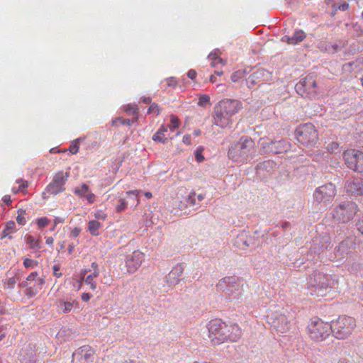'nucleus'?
<instances>
[{"instance_id":"nucleus-1","label":"nucleus","mask_w":363,"mask_h":363,"mask_svg":"<svg viewBox=\"0 0 363 363\" xmlns=\"http://www.w3.org/2000/svg\"><path fill=\"white\" fill-rule=\"evenodd\" d=\"M208 337L214 345L225 342H236L242 335L238 325H228L220 319L211 320L208 325Z\"/></svg>"},{"instance_id":"nucleus-2","label":"nucleus","mask_w":363,"mask_h":363,"mask_svg":"<svg viewBox=\"0 0 363 363\" xmlns=\"http://www.w3.org/2000/svg\"><path fill=\"white\" fill-rule=\"evenodd\" d=\"M332 290L328 277L321 272H314L308 279V294L313 297L324 298Z\"/></svg>"},{"instance_id":"nucleus-3","label":"nucleus","mask_w":363,"mask_h":363,"mask_svg":"<svg viewBox=\"0 0 363 363\" xmlns=\"http://www.w3.org/2000/svg\"><path fill=\"white\" fill-rule=\"evenodd\" d=\"M255 142L249 137H242L230 147L228 155L235 162H244L255 153Z\"/></svg>"},{"instance_id":"nucleus-4","label":"nucleus","mask_w":363,"mask_h":363,"mask_svg":"<svg viewBox=\"0 0 363 363\" xmlns=\"http://www.w3.org/2000/svg\"><path fill=\"white\" fill-rule=\"evenodd\" d=\"M297 140L306 147H314L318 141V132L311 123L299 125L295 131Z\"/></svg>"},{"instance_id":"nucleus-5","label":"nucleus","mask_w":363,"mask_h":363,"mask_svg":"<svg viewBox=\"0 0 363 363\" xmlns=\"http://www.w3.org/2000/svg\"><path fill=\"white\" fill-rule=\"evenodd\" d=\"M332 325V330L336 338L344 340L348 337L356 327L355 319L350 316H340Z\"/></svg>"},{"instance_id":"nucleus-6","label":"nucleus","mask_w":363,"mask_h":363,"mask_svg":"<svg viewBox=\"0 0 363 363\" xmlns=\"http://www.w3.org/2000/svg\"><path fill=\"white\" fill-rule=\"evenodd\" d=\"M332 325L319 318L311 320L308 325V334L314 341L321 342L328 338L331 333Z\"/></svg>"},{"instance_id":"nucleus-7","label":"nucleus","mask_w":363,"mask_h":363,"mask_svg":"<svg viewBox=\"0 0 363 363\" xmlns=\"http://www.w3.org/2000/svg\"><path fill=\"white\" fill-rule=\"evenodd\" d=\"M358 211L357 205L353 201H345L336 206L333 211V218L343 223L354 218Z\"/></svg>"},{"instance_id":"nucleus-8","label":"nucleus","mask_w":363,"mask_h":363,"mask_svg":"<svg viewBox=\"0 0 363 363\" xmlns=\"http://www.w3.org/2000/svg\"><path fill=\"white\" fill-rule=\"evenodd\" d=\"M241 279L235 276L225 277L221 279L216 284L218 291L231 296H240Z\"/></svg>"},{"instance_id":"nucleus-9","label":"nucleus","mask_w":363,"mask_h":363,"mask_svg":"<svg viewBox=\"0 0 363 363\" xmlns=\"http://www.w3.org/2000/svg\"><path fill=\"white\" fill-rule=\"evenodd\" d=\"M342 157L347 168L358 172L363 173V152L350 149L344 151Z\"/></svg>"},{"instance_id":"nucleus-10","label":"nucleus","mask_w":363,"mask_h":363,"mask_svg":"<svg viewBox=\"0 0 363 363\" xmlns=\"http://www.w3.org/2000/svg\"><path fill=\"white\" fill-rule=\"evenodd\" d=\"M295 88L297 93L305 98H315L318 93L317 83L313 76H306L300 80Z\"/></svg>"},{"instance_id":"nucleus-11","label":"nucleus","mask_w":363,"mask_h":363,"mask_svg":"<svg viewBox=\"0 0 363 363\" xmlns=\"http://www.w3.org/2000/svg\"><path fill=\"white\" fill-rule=\"evenodd\" d=\"M335 195V186L332 183H328L316 189L314 199L318 203L327 206L332 203Z\"/></svg>"},{"instance_id":"nucleus-12","label":"nucleus","mask_w":363,"mask_h":363,"mask_svg":"<svg viewBox=\"0 0 363 363\" xmlns=\"http://www.w3.org/2000/svg\"><path fill=\"white\" fill-rule=\"evenodd\" d=\"M69 177V172H64L60 171L57 172L52 181L48 185L46 191L50 194H57L64 191V185L65 184L68 177Z\"/></svg>"},{"instance_id":"nucleus-13","label":"nucleus","mask_w":363,"mask_h":363,"mask_svg":"<svg viewBox=\"0 0 363 363\" xmlns=\"http://www.w3.org/2000/svg\"><path fill=\"white\" fill-rule=\"evenodd\" d=\"M94 356V348L89 345H84L73 353L72 363H92Z\"/></svg>"},{"instance_id":"nucleus-14","label":"nucleus","mask_w":363,"mask_h":363,"mask_svg":"<svg viewBox=\"0 0 363 363\" xmlns=\"http://www.w3.org/2000/svg\"><path fill=\"white\" fill-rule=\"evenodd\" d=\"M145 259V255L140 250H135L128 255L125 259L127 272L133 274L135 272Z\"/></svg>"},{"instance_id":"nucleus-15","label":"nucleus","mask_w":363,"mask_h":363,"mask_svg":"<svg viewBox=\"0 0 363 363\" xmlns=\"http://www.w3.org/2000/svg\"><path fill=\"white\" fill-rule=\"evenodd\" d=\"M355 243L349 239L342 240L335 248V255L338 260H344L352 256Z\"/></svg>"},{"instance_id":"nucleus-16","label":"nucleus","mask_w":363,"mask_h":363,"mask_svg":"<svg viewBox=\"0 0 363 363\" xmlns=\"http://www.w3.org/2000/svg\"><path fill=\"white\" fill-rule=\"evenodd\" d=\"M215 106L224 113L233 116L242 108V105L241 101L238 100L224 99L219 101Z\"/></svg>"},{"instance_id":"nucleus-17","label":"nucleus","mask_w":363,"mask_h":363,"mask_svg":"<svg viewBox=\"0 0 363 363\" xmlns=\"http://www.w3.org/2000/svg\"><path fill=\"white\" fill-rule=\"evenodd\" d=\"M232 116L224 113L217 107H214V124L222 128H227L231 124Z\"/></svg>"},{"instance_id":"nucleus-18","label":"nucleus","mask_w":363,"mask_h":363,"mask_svg":"<svg viewBox=\"0 0 363 363\" xmlns=\"http://www.w3.org/2000/svg\"><path fill=\"white\" fill-rule=\"evenodd\" d=\"M268 72L265 69H257L251 74L246 79V84L248 88L252 89L255 85L261 84L264 82L265 77H267Z\"/></svg>"},{"instance_id":"nucleus-19","label":"nucleus","mask_w":363,"mask_h":363,"mask_svg":"<svg viewBox=\"0 0 363 363\" xmlns=\"http://www.w3.org/2000/svg\"><path fill=\"white\" fill-rule=\"evenodd\" d=\"M347 191L354 196L363 195V180L352 179L348 181L345 186Z\"/></svg>"},{"instance_id":"nucleus-20","label":"nucleus","mask_w":363,"mask_h":363,"mask_svg":"<svg viewBox=\"0 0 363 363\" xmlns=\"http://www.w3.org/2000/svg\"><path fill=\"white\" fill-rule=\"evenodd\" d=\"M273 326L281 333H284L289 330V322L285 315L278 314L272 322Z\"/></svg>"},{"instance_id":"nucleus-21","label":"nucleus","mask_w":363,"mask_h":363,"mask_svg":"<svg viewBox=\"0 0 363 363\" xmlns=\"http://www.w3.org/2000/svg\"><path fill=\"white\" fill-rule=\"evenodd\" d=\"M72 298H60L56 300L55 305L57 307L58 313H68L71 312L74 308V304H77Z\"/></svg>"},{"instance_id":"nucleus-22","label":"nucleus","mask_w":363,"mask_h":363,"mask_svg":"<svg viewBox=\"0 0 363 363\" xmlns=\"http://www.w3.org/2000/svg\"><path fill=\"white\" fill-rule=\"evenodd\" d=\"M306 38V33L302 30H296L292 36L284 35L281 41L290 45H296L303 42Z\"/></svg>"},{"instance_id":"nucleus-23","label":"nucleus","mask_w":363,"mask_h":363,"mask_svg":"<svg viewBox=\"0 0 363 363\" xmlns=\"http://www.w3.org/2000/svg\"><path fill=\"white\" fill-rule=\"evenodd\" d=\"M268 147L270 152L274 154H281L286 152L289 150V145L285 140H279L278 142H271Z\"/></svg>"},{"instance_id":"nucleus-24","label":"nucleus","mask_w":363,"mask_h":363,"mask_svg":"<svg viewBox=\"0 0 363 363\" xmlns=\"http://www.w3.org/2000/svg\"><path fill=\"white\" fill-rule=\"evenodd\" d=\"M183 269L181 267H175L171 270L167 277V282L169 286H174L179 281V277L182 274Z\"/></svg>"},{"instance_id":"nucleus-25","label":"nucleus","mask_w":363,"mask_h":363,"mask_svg":"<svg viewBox=\"0 0 363 363\" xmlns=\"http://www.w3.org/2000/svg\"><path fill=\"white\" fill-rule=\"evenodd\" d=\"M101 227H102V224L100 222H99L96 220H92L88 223L87 230L91 233V235L98 236L99 235V230Z\"/></svg>"},{"instance_id":"nucleus-26","label":"nucleus","mask_w":363,"mask_h":363,"mask_svg":"<svg viewBox=\"0 0 363 363\" xmlns=\"http://www.w3.org/2000/svg\"><path fill=\"white\" fill-rule=\"evenodd\" d=\"M25 241L32 250H39L41 247L40 239H35L30 235H26L25 236Z\"/></svg>"},{"instance_id":"nucleus-27","label":"nucleus","mask_w":363,"mask_h":363,"mask_svg":"<svg viewBox=\"0 0 363 363\" xmlns=\"http://www.w3.org/2000/svg\"><path fill=\"white\" fill-rule=\"evenodd\" d=\"M99 275V272H93L88 275L85 279L86 284L89 285L91 290H95L96 289L97 284L95 279L97 278Z\"/></svg>"},{"instance_id":"nucleus-28","label":"nucleus","mask_w":363,"mask_h":363,"mask_svg":"<svg viewBox=\"0 0 363 363\" xmlns=\"http://www.w3.org/2000/svg\"><path fill=\"white\" fill-rule=\"evenodd\" d=\"M15 230L16 223L13 221L7 222L4 230L1 233V238H4L6 237L11 238V236H9V235L13 233Z\"/></svg>"},{"instance_id":"nucleus-29","label":"nucleus","mask_w":363,"mask_h":363,"mask_svg":"<svg viewBox=\"0 0 363 363\" xmlns=\"http://www.w3.org/2000/svg\"><path fill=\"white\" fill-rule=\"evenodd\" d=\"M17 183L20 184L19 187L18 189L12 188V192L15 194L18 192H22L23 194L27 193V188L28 186V182L26 180L18 179L16 181Z\"/></svg>"},{"instance_id":"nucleus-30","label":"nucleus","mask_w":363,"mask_h":363,"mask_svg":"<svg viewBox=\"0 0 363 363\" xmlns=\"http://www.w3.org/2000/svg\"><path fill=\"white\" fill-rule=\"evenodd\" d=\"M19 280V277H17L16 275L7 279H5L3 281L4 282V287L5 289H8L9 290H12L16 282Z\"/></svg>"},{"instance_id":"nucleus-31","label":"nucleus","mask_w":363,"mask_h":363,"mask_svg":"<svg viewBox=\"0 0 363 363\" xmlns=\"http://www.w3.org/2000/svg\"><path fill=\"white\" fill-rule=\"evenodd\" d=\"M197 105L201 107L206 108L208 106H211L210 96L208 94H202L199 96L197 102Z\"/></svg>"},{"instance_id":"nucleus-32","label":"nucleus","mask_w":363,"mask_h":363,"mask_svg":"<svg viewBox=\"0 0 363 363\" xmlns=\"http://www.w3.org/2000/svg\"><path fill=\"white\" fill-rule=\"evenodd\" d=\"M38 277L37 272H31L27 277L26 280L28 281H37L38 282V286H39L40 289H41V286L45 284V280L43 278H38L36 279V277Z\"/></svg>"},{"instance_id":"nucleus-33","label":"nucleus","mask_w":363,"mask_h":363,"mask_svg":"<svg viewBox=\"0 0 363 363\" xmlns=\"http://www.w3.org/2000/svg\"><path fill=\"white\" fill-rule=\"evenodd\" d=\"M170 125L169 126V128L174 131L176 128H178L181 124L180 120L179 118L174 114H171L170 116Z\"/></svg>"},{"instance_id":"nucleus-34","label":"nucleus","mask_w":363,"mask_h":363,"mask_svg":"<svg viewBox=\"0 0 363 363\" xmlns=\"http://www.w3.org/2000/svg\"><path fill=\"white\" fill-rule=\"evenodd\" d=\"M39 289H40L39 288V286L37 287L35 285L33 286H30V287H28L27 289H25L24 294L28 298H33L35 295H37V294L38 293Z\"/></svg>"},{"instance_id":"nucleus-35","label":"nucleus","mask_w":363,"mask_h":363,"mask_svg":"<svg viewBox=\"0 0 363 363\" xmlns=\"http://www.w3.org/2000/svg\"><path fill=\"white\" fill-rule=\"evenodd\" d=\"M27 213L26 212V210L23 209H18V216L16 217V221L17 223L21 225H24L26 223V216Z\"/></svg>"},{"instance_id":"nucleus-36","label":"nucleus","mask_w":363,"mask_h":363,"mask_svg":"<svg viewBox=\"0 0 363 363\" xmlns=\"http://www.w3.org/2000/svg\"><path fill=\"white\" fill-rule=\"evenodd\" d=\"M89 191V188L88 185L83 184L80 186L75 188L74 192L79 196H84Z\"/></svg>"},{"instance_id":"nucleus-37","label":"nucleus","mask_w":363,"mask_h":363,"mask_svg":"<svg viewBox=\"0 0 363 363\" xmlns=\"http://www.w3.org/2000/svg\"><path fill=\"white\" fill-rule=\"evenodd\" d=\"M38 265V262L36 261V260H34V259H30V258H28V257H24L23 258V266L27 268V269H29V268H35V267H37Z\"/></svg>"},{"instance_id":"nucleus-38","label":"nucleus","mask_w":363,"mask_h":363,"mask_svg":"<svg viewBox=\"0 0 363 363\" xmlns=\"http://www.w3.org/2000/svg\"><path fill=\"white\" fill-rule=\"evenodd\" d=\"M148 114H154L155 116H157L160 113V108L157 104L152 103L148 108L147 110Z\"/></svg>"},{"instance_id":"nucleus-39","label":"nucleus","mask_w":363,"mask_h":363,"mask_svg":"<svg viewBox=\"0 0 363 363\" xmlns=\"http://www.w3.org/2000/svg\"><path fill=\"white\" fill-rule=\"evenodd\" d=\"M50 223V220L47 217H41L36 220V224L39 228H43L48 226Z\"/></svg>"},{"instance_id":"nucleus-40","label":"nucleus","mask_w":363,"mask_h":363,"mask_svg":"<svg viewBox=\"0 0 363 363\" xmlns=\"http://www.w3.org/2000/svg\"><path fill=\"white\" fill-rule=\"evenodd\" d=\"M152 140L155 142L164 143L167 140V138H165L164 134H162L160 131L157 130L152 136Z\"/></svg>"},{"instance_id":"nucleus-41","label":"nucleus","mask_w":363,"mask_h":363,"mask_svg":"<svg viewBox=\"0 0 363 363\" xmlns=\"http://www.w3.org/2000/svg\"><path fill=\"white\" fill-rule=\"evenodd\" d=\"M138 107L136 105H126L124 106V111L131 115H136L138 113Z\"/></svg>"},{"instance_id":"nucleus-42","label":"nucleus","mask_w":363,"mask_h":363,"mask_svg":"<svg viewBox=\"0 0 363 363\" xmlns=\"http://www.w3.org/2000/svg\"><path fill=\"white\" fill-rule=\"evenodd\" d=\"M203 149L202 147L197 148L195 152V158L198 162H201L204 160V157L202 154Z\"/></svg>"},{"instance_id":"nucleus-43","label":"nucleus","mask_w":363,"mask_h":363,"mask_svg":"<svg viewBox=\"0 0 363 363\" xmlns=\"http://www.w3.org/2000/svg\"><path fill=\"white\" fill-rule=\"evenodd\" d=\"M94 216L97 220H105L107 215L103 211H97L94 213Z\"/></svg>"},{"instance_id":"nucleus-44","label":"nucleus","mask_w":363,"mask_h":363,"mask_svg":"<svg viewBox=\"0 0 363 363\" xmlns=\"http://www.w3.org/2000/svg\"><path fill=\"white\" fill-rule=\"evenodd\" d=\"M127 208V203L124 199H120L118 204L116 206V210L118 212L123 211Z\"/></svg>"},{"instance_id":"nucleus-45","label":"nucleus","mask_w":363,"mask_h":363,"mask_svg":"<svg viewBox=\"0 0 363 363\" xmlns=\"http://www.w3.org/2000/svg\"><path fill=\"white\" fill-rule=\"evenodd\" d=\"M242 77V72L241 71H238L233 73L231 75V80L234 82H236Z\"/></svg>"},{"instance_id":"nucleus-46","label":"nucleus","mask_w":363,"mask_h":363,"mask_svg":"<svg viewBox=\"0 0 363 363\" xmlns=\"http://www.w3.org/2000/svg\"><path fill=\"white\" fill-rule=\"evenodd\" d=\"M79 147L77 142L72 143L69 147V151L72 155L77 154L79 151Z\"/></svg>"},{"instance_id":"nucleus-47","label":"nucleus","mask_w":363,"mask_h":363,"mask_svg":"<svg viewBox=\"0 0 363 363\" xmlns=\"http://www.w3.org/2000/svg\"><path fill=\"white\" fill-rule=\"evenodd\" d=\"M86 199H87L88 202L89 203H92L95 201L96 196L94 194L90 192L89 191L84 196Z\"/></svg>"},{"instance_id":"nucleus-48","label":"nucleus","mask_w":363,"mask_h":363,"mask_svg":"<svg viewBox=\"0 0 363 363\" xmlns=\"http://www.w3.org/2000/svg\"><path fill=\"white\" fill-rule=\"evenodd\" d=\"M167 86H175L177 85V81L174 77H170L165 79Z\"/></svg>"},{"instance_id":"nucleus-49","label":"nucleus","mask_w":363,"mask_h":363,"mask_svg":"<svg viewBox=\"0 0 363 363\" xmlns=\"http://www.w3.org/2000/svg\"><path fill=\"white\" fill-rule=\"evenodd\" d=\"M209 57H211V59L213 60V62H212V63H211V65H212L213 67H214V66L216 65V64H218V63H222V64H223V60H222L221 58L217 57H216V56H213V55H212V54H211V55H209Z\"/></svg>"},{"instance_id":"nucleus-50","label":"nucleus","mask_w":363,"mask_h":363,"mask_svg":"<svg viewBox=\"0 0 363 363\" xmlns=\"http://www.w3.org/2000/svg\"><path fill=\"white\" fill-rule=\"evenodd\" d=\"M338 147H339V144L337 143L333 142V143H331V144H330V146L328 147L327 149L330 152H333L335 150H337Z\"/></svg>"},{"instance_id":"nucleus-51","label":"nucleus","mask_w":363,"mask_h":363,"mask_svg":"<svg viewBox=\"0 0 363 363\" xmlns=\"http://www.w3.org/2000/svg\"><path fill=\"white\" fill-rule=\"evenodd\" d=\"M65 223V218L62 217H55L53 220L54 223V228H56V226L60 223Z\"/></svg>"},{"instance_id":"nucleus-52","label":"nucleus","mask_w":363,"mask_h":363,"mask_svg":"<svg viewBox=\"0 0 363 363\" xmlns=\"http://www.w3.org/2000/svg\"><path fill=\"white\" fill-rule=\"evenodd\" d=\"M52 269H53L54 276H55L56 277H58V278L62 277V273L59 272L60 267L57 265H54L52 267Z\"/></svg>"},{"instance_id":"nucleus-53","label":"nucleus","mask_w":363,"mask_h":363,"mask_svg":"<svg viewBox=\"0 0 363 363\" xmlns=\"http://www.w3.org/2000/svg\"><path fill=\"white\" fill-rule=\"evenodd\" d=\"M187 76L189 78L194 80L196 77V72L194 69H190L187 72Z\"/></svg>"},{"instance_id":"nucleus-54","label":"nucleus","mask_w":363,"mask_h":363,"mask_svg":"<svg viewBox=\"0 0 363 363\" xmlns=\"http://www.w3.org/2000/svg\"><path fill=\"white\" fill-rule=\"evenodd\" d=\"M183 143L187 145H191V135H185L183 137Z\"/></svg>"},{"instance_id":"nucleus-55","label":"nucleus","mask_w":363,"mask_h":363,"mask_svg":"<svg viewBox=\"0 0 363 363\" xmlns=\"http://www.w3.org/2000/svg\"><path fill=\"white\" fill-rule=\"evenodd\" d=\"M91 296L89 293H83L82 294V300L84 302H87L90 300Z\"/></svg>"},{"instance_id":"nucleus-56","label":"nucleus","mask_w":363,"mask_h":363,"mask_svg":"<svg viewBox=\"0 0 363 363\" xmlns=\"http://www.w3.org/2000/svg\"><path fill=\"white\" fill-rule=\"evenodd\" d=\"M2 200H3L4 203L8 206L10 205L12 202V201L11 199V196L9 195H5L3 197Z\"/></svg>"},{"instance_id":"nucleus-57","label":"nucleus","mask_w":363,"mask_h":363,"mask_svg":"<svg viewBox=\"0 0 363 363\" xmlns=\"http://www.w3.org/2000/svg\"><path fill=\"white\" fill-rule=\"evenodd\" d=\"M81 232V230L78 228H74V229H72V230L71 231V235L74 237V238H77V236H79V233Z\"/></svg>"},{"instance_id":"nucleus-58","label":"nucleus","mask_w":363,"mask_h":363,"mask_svg":"<svg viewBox=\"0 0 363 363\" xmlns=\"http://www.w3.org/2000/svg\"><path fill=\"white\" fill-rule=\"evenodd\" d=\"M357 228L358 230L362 234H363V218L357 223Z\"/></svg>"},{"instance_id":"nucleus-59","label":"nucleus","mask_w":363,"mask_h":363,"mask_svg":"<svg viewBox=\"0 0 363 363\" xmlns=\"http://www.w3.org/2000/svg\"><path fill=\"white\" fill-rule=\"evenodd\" d=\"M349 8V4L347 3H344L342 4H340L338 6V9L342 11H347Z\"/></svg>"},{"instance_id":"nucleus-60","label":"nucleus","mask_w":363,"mask_h":363,"mask_svg":"<svg viewBox=\"0 0 363 363\" xmlns=\"http://www.w3.org/2000/svg\"><path fill=\"white\" fill-rule=\"evenodd\" d=\"M117 121L120 122L122 124L127 123L128 125H130V121L129 119L126 120V119H122L121 118H118L116 121H114L113 123H116Z\"/></svg>"},{"instance_id":"nucleus-61","label":"nucleus","mask_w":363,"mask_h":363,"mask_svg":"<svg viewBox=\"0 0 363 363\" xmlns=\"http://www.w3.org/2000/svg\"><path fill=\"white\" fill-rule=\"evenodd\" d=\"M141 101L144 104H150L151 103V98L150 96H143L141 97Z\"/></svg>"},{"instance_id":"nucleus-62","label":"nucleus","mask_w":363,"mask_h":363,"mask_svg":"<svg viewBox=\"0 0 363 363\" xmlns=\"http://www.w3.org/2000/svg\"><path fill=\"white\" fill-rule=\"evenodd\" d=\"M355 64H357V65L363 64V58L357 60H356L355 62H350V63H348V64H347L345 65L350 67V66H352L353 65H355Z\"/></svg>"},{"instance_id":"nucleus-63","label":"nucleus","mask_w":363,"mask_h":363,"mask_svg":"<svg viewBox=\"0 0 363 363\" xmlns=\"http://www.w3.org/2000/svg\"><path fill=\"white\" fill-rule=\"evenodd\" d=\"M54 242V239L52 237H47L45 238V243L48 245H52Z\"/></svg>"},{"instance_id":"nucleus-64","label":"nucleus","mask_w":363,"mask_h":363,"mask_svg":"<svg viewBox=\"0 0 363 363\" xmlns=\"http://www.w3.org/2000/svg\"><path fill=\"white\" fill-rule=\"evenodd\" d=\"M18 286L21 288H26L27 289L28 287V281L26 279L25 281H23L18 284Z\"/></svg>"}]
</instances>
